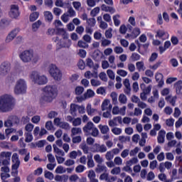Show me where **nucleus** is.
I'll return each mask as SVG.
<instances>
[{"instance_id":"41","label":"nucleus","mask_w":182,"mask_h":182,"mask_svg":"<svg viewBox=\"0 0 182 182\" xmlns=\"http://www.w3.org/2000/svg\"><path fill=\"white\" fill-rule=\"evenodd\" d=\"M99 77L103 82H107V75H106V73L102 72L99 75Z\"/></svg>"},{"instance_id":"23","label":"nucleus","mask_w":182,"mask_h":182,"mask_svg":"<svg viewBox=\"0 0 182 182\" xmlns=\"http://www.w3.org/2000/svg\"><path fill=\"white\" fill-rule=\"evenodd\" d=\"M77 46L79 48H82L83 49H87V48H89V44L82 40H80L77 42Z\"/></svg>"},{"instance_id":"24","label":"nucleus","mask_w":182,"mask_h":182,"mask_svg":"<svg viewBox=\"0 0 182 182\" xmlns=\"http://www.w3.org/2000/svg\"><path fill=\"white\" fill-rule=\"evenodd\" d=\"M82 134V129L73 127L71 129V136H76V134Z\"/></svg>"},{"instance_id":"64","label":"nucleus","mask_w":182,"mask_h":182,"mask_svg":"<svg viewBox=\"0 0 182 182\" xmlns=\"http://www.w3.org/2000/svg\"><path fill=\"white\" fill-rule=\"evenodd\" d=\"M112 132L114 134L119 135L122 134V129L115 127L112 129Z\"/></svg>"},{"instance_id":"61","label":"nucleus","mask_w":182,"mask_h":182,"mask_svg":"<svg viewBox=\"0 0 182 182\" xmlns=\"http://www.w3.org/2000/svg\"><path fill=\"white\" fill-rule=\"evenodd\" d=\"M154 177H155L154 173L153 171H150L148 173L146 180H148V181H151V180H154Z\"/></svg>"},{"instance_id":"51","label":"nucleus","mask_w":182,"mask_h":182,"mask_svg":"<svg viewBox=\"0 0 182 182\" xmlns=\"http://www.w3.org/2000/svg\"><path fill=\"white\" fill-rule=\"evenodd\" d=\"M117 73V75H119V76H122V77L127 76V71L124 70H118Z\"/></svg>"},{"instance_id":"35","label":"nucleus","mask_w":182,"mask_h":182,"mask_svg":"<svg viewBox=\"0 0 182 182\" xmlns=\"http://www.w3.org/2000/svg\"><path fill=\"white\" fill-rule=\"evenodd\" d=\"M106 168H107L105 166L97 165V168H95L96 173H102V171H107Z\"/></svg>"},{"instance_id":"1","label":"nucleus","mask_w":182,"mask_h":182,"mask_svg":"<svg viewBox=\"0 0 182 182\" xmlns=\"http://www.w3.org/2000/svg\"><path fill=\"white\" fill-rule=\"evenodd\" d=\"M58 96L56 85H46L43 88V95L40 99L41 103H52Z\"/></svg>"},{"instance_id":"30","label":"nucleus","mask_w":182,"mask_h":182,"mask_svg":"<svg viewBox=\"0 0 182 182\" xmlns=\"http://www.w3.org/2000/svg\"><path fill=\"white\" fill-rule=\"evenodd\" d=\"M55 173L57 174H63V173H66V169H64L62 166H58L55 169Z\"/></svg>"},{"instance_id":"34","label":"nucleus","mask_w":182,"mask_h":182,"mask_svg":"<svg viewBox=\"0 0 182 182\" xmlns=\"http://www.w3.org/2000/svg\"><path fill=\"white\" fill-rule=\"evenodd\" d=\"M112 99V103L114 105H117V93L115 92H112L110 95Z\"/></svg>"},{"instance_id":"2","label":"nucleus","mask_w":182,"mask_h":182,"mask_svg":"<svg viewBox=\"0 0 182 182\" xmlns=\"http://www.w3.org/2000/svg\"><path fill=\"white\" fill-rule=\"evenodd\" d=\"M15 106V100L11 95H4L0 97V110L3 113L11 112Z\"/></svg>"},{"instance_id":"8","label":"nucleus","mask_w":182,"mask_h":182,"mask_svg":"<svg viewBox=\"0 0 182 182\" xmlns=\"http://www.w3.org/2000/svg\"><path fill=\"white\" fill-rule=\"evenodd\" d=\"M19 15V6L16 4H12L11 6L9 16H11L13 19H16Z\"/></svg>"},{"instance_id":"33","label":"nucleus","mask_w":182,"mask_h":182,"mask_svg":"<svg viewBox=\"0 0 182 182\" xmlns=\"http://www.w3.org/2000/svg\"><path fill=\"white\" fill-rule=\"evenodd\" d=\"M10 23H11V21H8L6 18H3L0 21V26H3V27L9 26Z\"/></svg>"},{"instance_id":"40","label":"nucleus","mask_w":182,"mask_h":182,"mask_svg":"<svg viewBox=\"0 0 182 182\" xmlns=\"http://www.w3.org/2000/svg\"><path fill=\"white\" fill-rule=\"evenodd\" d=\"M75 95H82L83 92L85 91V88L83 87L78 86L75 88Z\"/></svg>"},{"instance_id":"14","label":"nucleus","mask_w":182,"mask_h":182,"mask_svg":"<svg viewBox=\"0 0 182 182\" xmlns=\"http://www.w3.org/2000/svg\"><path fill=\"white\" fill-rule=\"evenodd\" d=\"M95 128V124L92 122H88L87 124L82 128L85 133H88L89 130H92Z\"/></svg>"},{"instance_id":"31","label":"nucleus","mask_w":182,"mask_h":182,"mask_svg":"<svg viewBox=\"0 0 182 182\" xmlns=\"http://www.w3.org/2000/svg\"><path fill=\"white\" fill-rule=\"evenodd\" d=\"M99 12H100V8L95 7L94 9H92L90 11V15H91V16L95 18V16H96L97 15V14H99Z\"/></svg>"},{"instance_id":"60","label":"nucleus","mask_w":182,"mask_h":182,"mask_svg":"<svg viewBox=\"0 0 182 182\" xmlns=\"http://www.w3.org/2000/svg\"><path fill=\"white\" fill-rule=\"evenodd\" d=\"M25 130L26 132H28V133L32 132L33 130V124H26L25 127Z\"/></svg>"},{"instance_id":"63","label":"nucleus","mask_w":182,"mask_h":182,"mask_svg":"<svg viewBox=\"0 0 182 182\" xmlns=\"http://www.w3.org/2000/svg\"><path fill=\"white\" fill-rule=\"evenodd\" d=\"M60 127L61 129H64L65 130H68L69 129V123L68 122H61Z\"/></svg>"},{"instance_id":"55","label":"nucleus","mask_w":182,"mask_h":182,"mask_svg":"<svg viewBox=\"0 0 182 182\" xmlns=\"http://www.w3.org/2000/svg\"><path fill=\"white\" fill-rule=\"evenodd\" d=\"M166 35V32L164 31L159 30L156 31V38H163Z\"/></svg>"},{"instance_id":"38","label":"nucleus","mask_w":182,"mask_h":182,"mask_svg":"<svg viewBox=\"0 0 182 182\" xmlns=\"http://www.w3.org/2000/svg\"><path fill=\"white\" fill-rule=\"evenodd\" d=\"M109 103H110V100H105L101 105V109L102 112H105L106 110V106H109Z\"/></svg>"},{"instance_id":"21","label":"nucleus","mask_w":182,"mask_h":182,"mask_svg":"<svg viewBox=\"0 0 182 182\" xmlns=\"http://www.w3.org/2000/svg\"><path fill=\"white\" fill-rule=\"evenodd\" d=\"M10 120H11V123H13V124H19L21 119H19V117H18V116L16 115H12L11 117H9Z\"/></svg>"},{"instance_id":"26","label":"nucleus","mask_w":182,"mask_h":182,"mask_svg":"<svg viewBox=\"0 0 182 182\" xmlns=\"http://www.w3.org/2000/svg\"><path fill=\"white\" fill-rule=\"evenodd\" d=\"M132 39H136V38H137V36L140 35V28H134L132 32Z\"/></svg>"},{"instance_id":"29","label":"nucleus","mask_w":182,"mask_h":182,"mask_svg":"<svg viewBox=\"0 0 182 182\" xmlns=\"http://www.w3.org/2000/svg\"><path fill=\"white\" fill-rule=\"evenodd\" d=\"M0 156L1 159L6 157V159H8V160H11V156H12V152H1Z\"/></svg>"},{"instance_id":"20","label":"nucleus","mask_w":182,"mask_h":182,"mask_svg":"<svg viewBox=\"0 0 182 182\" xmlns=\"http://www.w3.org/2000/svg\"><path fill=\"white\" fill-rule=\"evenodd\" d=\"M41 25H42V21L41 20L37 21L36 22L33 23L32 25V29L33 32H36L38 29L41 27Z\"/></svg>"},{"instance_id":"6","label":"nucleus","mask_w":182,"mask_h":182,"mask_svg":"<svg viewBox=\"0 0 182 182\" xmlns=\"http://www.w3.org/2000/svg\"><path fill=\"white\" fill-rule=\"evenodd\" d=\"M19 58L24 63H28L32 60L33 53L31 50H24L19 55Z\"/></svg>"},{"instance_id":"45","label":"nucleus","mask_w":182,"mask_h":182,"mask_svg":"<svg viewBox=\"0 0 182 182\" xmlns=\"http://www.w3.org/2000/svg\"><path fill=\"white\" fill-rule=\"evenodd\" d=\"M107 76L111 79L112 80H114V73L112 70H107Z\"/></svg>"},{"instance_id":"54","label":"nucleus","mask_w":182,"mask_h":182,"mask_svg":"<svg viewBox=\"0 0 182 182\" xmlns=\"http://www.w3.org/2000/svg\"><path fill=\"white\" fill-rule=\"evenodd\" d=\"M80 141H82V136H77L73 137V143H74L75 144H76L77 143H80Z\"/></svg>"},{"instance_id":"32","label":"nucleus","mask_w":182,"mask_h":182,"mask_svg":"<svg viewBox=\"0 0 182 182\" xmlns=\"http://www.w3.org/2000/svg\"><path fill=\"white\" fill-rule=\"evenodd\" d=\"M112 31H113V29L112 28H109L105 31V38H107V39H112V38L113 37V34H112Z\"/></svg>"},{"instance_id":"3","label":"nucleus","mask_w":182,"mask_h":182,"mask_svg":"<svg viewBox=\"0 0 182 182\" xmlns=\"http://www.w3.org/2000/svg\"><path fill=\"white\" fill-rule=\"evenodd\" d=\"M26 92V82L23 79H19L16 84L14 88V93L16 95H21Z\"/></svg>"},{"instance_id":"7","label":"nucleus","mask_w":182,"mask_h":182,"mask_svg":"<svg viewBox=\"0 0 182 182\" xmlns=\"http://www.w3.org/2000/svg\"><path fill=\"white\" fill-rule=\"evenodd\" d=\"M11 71V63L4 62L0 65V76H6Z\"/></svg>"},{"instance_id":"58","label":"nucleus","mask_w":182,"mask_h":182,"mask_svg":"<svg viewBox=\"0 0 182 182\" xmlns=\"http://www.w3.org/2000/svg\"><path fill=\"white\" fill-rule=\"evenodd\" d=\"M92 130V132L91 133V136L93 137H97V136H99V129H97L96 127H94Z\"/></svg>"},{"instance_id":"62","label":"nucleus","mask_w":182,"mask_h":182,"mask_svg":"<svg viewBox=\"0 0 182 182\" xmlns=\"http://www.w3.org/2000/svg\"><path fill=\"white\" fill-rule=\"evenodd\" d=\"M86 50H83V49H80L78 55L80 56V58H86Z\"/></svg>"},{"instance_id":"10","label":"nucleus","mask_w":182,"mask_h":182,"mask_svg":"<svg viewBox=\"0 0 182 182\" xmlns=\"http://www.w3.org/2000/svg\"><path fill=\"white\" fill-rule=\"evenodd\" d=\"M18 32H19V28H15L6 37V42L7 43H9L11 41H14L15 38V36L18 35Z\"/></svg>"},{"instance_id":"39","label":"nucleus","mask_w":182,"mask_h":182,"mask_svg":"<svg viewBox=\"0 0 182 182\" xmlns=\"http://www.w3.org/2000/svg\"><path fill=\"white\" fill-rule=\"evenodd\" d=\"M117 18H120V15L117 14L113 16V21L115 26H119V25H120V20L117 19Z\"/></svg>"},{"instance_id":"59","label":"nucleus","mask_w":182,"mask_h":182,"mask_svg":"<svg viewBox=\"0 0 182 182\" xmlns=\"http://www.w3.org/2000/svg\"><path fill=\"white\" fill-rule=\"evenodd\" d=\"M11 160H12L13 163H16V161H19V156L16 153H14L12 155Z\"/></svg>"},{"instance_id":"17","label":"nucleus","mask_w":182,"mask_h":182,"mask_svg":"<svg viewBox=\"0 0 182 182\" xmlns=\"http://www.w3.org/2000/svg\"><path fill=\"white\" fill-rule=\"evenodd\" d=\"M101 9L105 12H114V9L113 7L107 6L106 4H102Z\"/></svg>"},{"instance_id":"36","label":"nucleus","mask_w":182,"mask_h":182,"mask_svg":"<svg viewBox=\"0 0 182 182\" xmlns=\"http://www.w3.org/2000/svg\"><path fill=\"white\" fill-rule=\"evenodd\" d=\"M78 107H79V105H77L76 104H71L70 105V110L71 114H73V113H76Z\"/></svg>"},{"instance_id":"28","label":"nucleus","mask_w":182,"mask_h":182,"mask_svg":"<svg viewBox=\"0 0 182 182\" xmlns=\"http://www.w3.org/2000/svg\"><path fill=\"white\" fill-rule=\"evenodd\" d=\"M77 66L80 70H83L86 67V63L82 59H80L77 63Z\"/></svg>"},{"instance_id":"15","label":"nucleus","mask_w":182,"mask_h":182,"mask_svg":"<svg viewBox=\"0 0 182 182\" xmlns=\"http://www.w3.org/2000/svg\"><path fill=\"white\" fill-rule=\"evenodd\" d=\"M19 166H21V161H16L14 164L12 165L11 168L12 170H16L15 171V173L14 172H11L12 176H14V177H15L16 174V176H18V168H19Z\"/></svg>"},{"instance_id":"25","label":"nucleus","mask_w":182,"mask_h":182,"mask_svg":"<svg viewBox=\"0 0 182 182\" xmlns=\"http://www.w3.org/2000/svg\"><path fill=\"white\" fill-rule=\"evenodd\" d=\"M119 102L122 105H126L127 102V97L124 94H120L119 96Z\"/></svg>"},{"instance_id":"42","label":"nucleus","mask_w":182,"mask_h":182,"mask_svg":"<svg viewBox=\"0 0 182 182\" xmlns=\"http://www.w3.org/2000/svg\"><path fill=\"white\" fill-rule=\"evenodd\" d=\"M80 124H82V119L80 118H76L73 120V126H80Z\"/></svg>"},{"instance_id":"4","label":"nucleus","mask_w":182,"mask_h":182,"mask_svg":"<svg viewBox=\"0 0 182 182\" xmlns=\"http://www.w3.org/2000/svg\"><path fill=\"white\" fill-rule=\"evenodd\" d=\"M31 79H33L38 85H46L48 83V78L45 75H39L36 71L31 73Z\"/></svg>"},{"instance_id":"12","label":"nucleus","mask_w":182,"mask_h":182,"mask_svg":"<svg viewBox=\"0 0 182 182\" xmlns=\"http://www.w3.org/2000/svg\"><path fill=\"white\" fill-rule=\"evenodd\" d=\"M72 45V41L68 40L65 42L64 44H62V42H58L57 43V46H58V49H62V48H67L69 49L70 48V46Z\"/></svg>"},{"instance_id":"50","label":"nucleus","mask_w":182,"mask_h":182,"mask_svg":"<svg viewBox=\"0 0 182 182\" xmlns=\"http://www.w3.org/2000/svg\"><path fill=\"white\" fill-rule=\"evenodd\" d=\"M13 126H14V123H12L11 118H9V119L4 122L5 127H12Z\"/></svg>"},{"instance_id":"52","label":"nucleus","mask_w":182,"mask_h":182,"mask_svg":"<svg viewBox=\"0 0 182 182\" xmlns=\"http://www.w3.org/2000/svg\"><path fill=\"white\" fill-rule=\"evenodd\" d=\"M127 32V27L124 24L122 25L119 28V33L124 35Z\"/></svg>"},{"instance_id":"19","label":"nucleus","mask_w":182,"mask_h":182,"mask_svg":"<svg viewBox=\"0 0 182 182\" xmlns=\"http://www.w3.org/2000/svg\"><path fill=\"white\" fill-rule=\"evenodd\" d=\"M38 18H39V12L36 11V12L32 13L30 15V18H29L30 22H35V21H36L38 19Z\"/></svg>"},{"instance_id":"49","label":"nucleus","mask_w":182,"mask_h":182,"mask_svg":"<svg viewBox=\"0 0 182 182\" xmlns=\"http://www.w3.org/2000/svg\"><path fill=\"white\" fill-rule=\"evenodd\" d=\"M136 69H138L139 72H140V70L144 68V63H143V61L137 62L136 63Z\"/></svg>"},{"instance_id":"11","label":"nucleus","mask_w":182,"mask_h":182,"mask_svg":"<svg viewBox=\"0 0 182 182\" xmlns=\"http://www.w3.org/2000/svg\"><path fill=\"white\" fill-rule=\"evenodd\" d=\"M176 95H182V80H178L174 84Z\"/></svg>"},{"instance_id":"18","label":"nucleus","mask_w":182,"mask_h":182,"mask_svg":"<svg viewBox=\"0 0 182 182\" xmlns=\"http://www.w3.org/2000/svg\"><path fill=\"white\" fill-rule=\"evenodd\" d=\"M93 96H95V92L91 89L87 90V92L84 93L85 99H89L90 97H93Z\"/></svg>"},{"instance_id":"5","label":"nucleus","mask_w":182,"mask_h":182,"mask_svg":"<svg viewBox=\"0 0 182 182\" xmlns=\"http://www.w3.org/2000/svg\"><path fill=\"white\" fill-rule=\"evenodd\" d=\"M49 73L55 79V80H60L62 79V73L55 65L51 64L49 66Z\"/></svg>"},{"instance_id":"37","label":"nucleus","mask_w":182,"mask_h":182,"mask_svg":"<svg viewBox=\"0 0 182 182\" xmlns=\"http://www.w3.org/2000/svg\"><path fill=\"white\" fill-rule=\"evenodd\" d=\"M87 23H88L90 26H92V28H93L95 27V25H96V19L95 18H89L87 21Z\"/></svg>"},{"instance_id":"9","label":"nucleus","mask_w":182,"mask_h":182,"mask_svg":"<svg viewBox=\"0 0 182 182\" xmlns=\"http://www.w3.org/2000/svg\"><path fill=\"white\" fill-rule=\"evenodd\" d=\"M104 56L103 53H102L99 49L95 50L92 55V58L95 60V62H99Z\"/></svg>"},{"instance_id":"22","label":"nucleus","mask_w":182,"mask_h":182,"mask_svg":"<svg viewBox=\"0 0 182 182\" xmlns=\"http://www.w3.org/2000/svg\"><path fill=\"white\" fill-rule=\"evenodd\" d=\"M99 129H100V132L102 134H106L109 132V127L107 125H99Z\"/></svg>"},{"instance_id":"44","label":"nucleus","mask_w":182,"mask_h":182,"mask_svg":"<svg viewBox=\"0 0 182 182\" xmlns=\"http://www.w3.org/2000/svg\"><path fill=\"white\" fill-rule=\"evenodd\" d=\"M95 63H93V60H91V58H87L86 59V66H87L88 68H93Z\"/></svg>"},{"instance_id":"57","label":"nucleus","mask_w":182,"mask_h":182,"mask_svg":"<svg viewBox=\"0 0 182 182\" xmlns=\"http://www.w3.org/2000/svg\"><path fill=\"white\" fill-rule=\"evenodd\" d=\"M46 143V140H41L36 143V146L39 148H42L45 146V144Z\"/></svg>"},{"instance_id":"16","label":"nucleus","mask_w":182,"mask_h":182,"mask_svg":"<svg viewBox=\"0 0 182 182\" xmlns=\"http://www.w3.org/2000/svg\"><path fill=\"white\" fill-rule=\"evenodd\" d=\"M44 16L46 21H48V22H52V20L53 19V15L50 11H45Z\"/></svg>"},{"instance_id":"48","label":"nucleus","mask_w":182,"mask_h":182,"mask_svg":"<svg viewBox=\"0 0 182 182\" xmlns=\"http://www.w3.org/2000/svg\"><path fill=\"white\" fill-rule=\"evenodd\" d=\"M75 171H76V173H83V171H85V166H83V165H78L75 168Z\"/></svg>"},{"instance_id":"56","label":"nucleus","mask_w":182,"mask_h":182,"mask_svg":"<svg viewBox=\"0 0 182 182\" xmlns=\"http://www.w3.org/2000/svg\"><path fill=\"white\" fill-rule=\"evenodd\" d=\"M46 129H47V130H52V129H53V124H52V121H48L46 123Z\"/></svg>"},{"instance_id":"53","label":"nucleus","mask_w":182,"mask_h":182,"mask_svg":"<svg viewBox=\"0 0 182 182\" xmlns=\"http://www.w3.org/2000/svg\"><path fill=\"white\" fill-rule=\"evenodd\" d=\"M131 58L134 62L136 60H140V55L136 53H132Z\"/></svg>"},{"instance_id":"13","label":"nucleus","mask_w":182,"mask_h":182,"mask_svg":"<svg viewBox=\"0 0 182 182\" xmlns=\"http://www.w3.org/2000/svg\"><path fill=\"white\" fill-rule=\"evenodd\" d=\"M164 137H166V131L162 129L158 134V143L160 144L164 143Z\"/></svg>"},{"instance_id":"43","label":"nucleus","mask_w":182,"mask_h":182,"mask_svg":"<svg viewBox=\"0 0 182 182\" xmlns=\"http://www.w3.org/2000/svg\"><path fill=\"white\" fill-rule=\"evenodd\" d=\"M32 140H33V137L32 136V134L31 133H27L26 136V139H25V142L26 143H31V141H32Z\"/></svg>"},{"instance_id":"47","label":"nucleus","mask_w":182,"mask_h":182,"mask_svg":"<svg viewBox=\"0 0 182 182\" xmlns=\"http://www.w3.org/2000/svg\"><path fill=\"white\" fill-rule=\"evenodd\" d=\"M31 122H32V123H34L35 124H38V123L39 122H41V117L38 116V115L33 117L31 119Z\"/></svg>"},{"instance_id":"27","label":"nucleus","mask_w":182,"mask_h":182,"mask_svg":"<svg viewBox=\"0 0 182 182\" xmlns=\"http://www.w3.org/2000/svg\"><path fill=\"white\" fill-rule=\"evenodd\" d=\"M44 177L48 180H53L54 176L53 173L49 171H46L44 173Z\"/></svg>"},{"instance_id":"46","label":"nucleus","mask_w":182,"mask_h":182,"mask_svg":"<svg viewBox=\"0 0 182 182\" xmlns=\"http://www.w3.org/2000/svg\"><path fill=\"white\" fill-rule=\"evenodd\" d=\"M61 20L63 22L65 23H67V22L69 21V14L68 13L64 14L63 15L61 16Z\"/></svg>"}]
</instances>
